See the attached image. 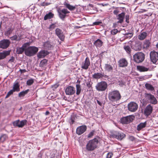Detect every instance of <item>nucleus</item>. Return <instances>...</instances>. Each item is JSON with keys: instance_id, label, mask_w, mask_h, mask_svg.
<instances>
[{"instance_id": "nucleus-1", "label": "nucleus", "mask_w": 158, "mask_h": 158, "mask_svg": "<svg viewBox=\"0 0 158 158\" xmlns=\"http://www.w3.org/2000/svg\"><path fill=\"white\" fill-rule=\"evenodd\" d=\"M109 99L112 102L119 100L121 98V95L119 91L117 90L110 92L108 94Z\"/></svg>"}, {"instance_id": "nucleus-2", "label": "nucleus", "mask_w": 158, "mask_h": 158, "mask_svg": "<svg viewBox=\"0 0 158 158\" xmlns=\"http://www.w3.org/2000/svg\"><path fill=\"white\" fill-rule=\"evenodd\" d=\"M98 142V140L96 138L89 140L86 145V149L88 151L94 150L97 147Z\"/></svg>"}, {"instance_id": "nucleus-3", "label": "nucleus", "mask_w": 158, "mask_h": 158, "mask_svg": "<svg viewBox=\"0 0 158 158\" xmlns=\"http://www.w3.org/2000/svg\"><path fill=\"white\" fill-rule=\"evenodd\" d=\"M133 57L135 62L137 63H140L144 60V55L142 52H137L134 55Z\"/></svg>"}, {"instance_id": "nucleus-4", "label": "nucleus", "mask_w": 158, "mask_h": 158, "mask_svg": "<svg viewBox=\"0 0 158 158\" xmlns=\"http://www.w3.org/2000/svg\"><path fill=\"white\" fill-rule=\"evenodd\" d=\"M144 95L145 98L149 101L150 103L154 105L157 104V100L153 95L151 94L147 93H145Z\"/></svg>"}, {"instance_id": "nucleus-5", "label": "nucleus", "mask_w": 158, "mask_h": 158, "mask_svg": "<svg viewBox=\"0 0 158 158\" xmlns=\"http://www.w3.org/2000/svg\"><path fill=\"white\" fill-rule=\"evenodd\" d=\"M138 104L134 102H130L127 105L128 110L131 112H135L138 109Z\"/></svg>"}, {"instance_id": "nucleus-6", "label": "nucleus", "mask_w": 158, "mask_h": 158, "mask_svg": "<svg viewBox=\"0 0 158 158\" xmlns=\"http://www.w3.org/2000/svg\"><path fill=\"white\" fill-rule=\"evenodd\" d=\"M107 87V83L104 81H101L98 83L95 87L98 91H103L106 90Z\"/></svg>"}, {"instance_id": "nucleus-7", "label": "nucleus", "mask_w": 158, "mask_h": 158, "mask_svg": "<svg viewBox=\"0 0 158 158\" xmlns=\"http://www.w3.org/2000/svg\"><path fill=\"white\" fill-rule=\"evenodd\" d=\"M134 118V116L132 115H129L122 118L121 120L123 124H127L133 121Z\"/></svg>"}, {"instance_id": "nucleus-8", "label": "nucleus", "mask_w": 158, "mask_h": 158, "mask_svg": "<svg viewBox=\"0 0 158 158\" xmlns=\"http://www.w3.org/2000/svg\"><path fill=\"white\" fill-rule=\"evenodd\" d=\"M150 57L153 63H156L158 60V53L154 51L151 52L150 53Z\"/></svg>"}, {"instance_id": "nucleus-9", "label": "nucleus", "mask_w": 158, "mask_h": 158, "mask_svg": "<svg viewBox=\"0 0 158 158\" xmlns=\"http://www.w3.org/2000/svg\"><path fill=\"white\" fill-rule=\"evenodd\" d=\"M59 15L60 18L63 20L66 16V14L69 13V11L66 9H63L62 10H58Z\"/></svg>"}, {"instance_id": "nucleus-10", "label": "nucleus", "mask_w": 158, "mask_h": 158, "mask_svg": "<svg viewBox=\"0 0 158 158\" xmlns=\"http://www.w3.org/2000/svg\"><path fill=\"white\" fill-rule=\"evenodd\" d=\"M111 136L118 140H121L125 137V135L123 133H119L118 131H115L111 135Z\"/></svg>"}, {"instance_id": "nucleus-11", "label": "nucleus", "mask_w": 158, "mask_h": 158, "mask_svg": "<svg viewBox=\"0 0 158 158\" xmlns=\"http://www.w3.org/2000/svg\"><path fill=\"white\" fill-rule=\"evenodd\" d=\"M10 42L8 40L4 39L0 41V48L6 49L10 45Z\"/></svg>"}, {"instance_id": "nucleus-12", "label": "nucleus", "mask_w": 158, "mask_h": 158, "mask_svg": "<svg viewBox=\"0 0 158 158\" xmlns=\"http://www.w3.org/2000/svg\"><path fill=\"white\" fill-rule=\"evenodd\" d=\"M132 42L129 41L128 43H126L124 44L123 48L127 53L128 54H130L131 51V43Z\"/></svg>"}, {"instance_id": "nucleus-13", "label": "nucleus", "mask_w": 158, "mask_h": 158, "mask_svg": "<svg viewBox=\"0 0 158 158\" xmlns=\"http://www.w3.org/2000/svg\"><path fill=\"white\" fill-rule=\"evenodd\" d=\"M55 33L58 38L62 41L64 39L65 36L62 30L59 28H57L55 30Z\"/></svg>"}, {"instance_id": "nucleus-14", "label": "nucleus", "mask_w": 158, "mask_h": 158, "mask_svg": "<svg viewBox=\"0 0 158 158\" xmlns=\"http://www.w3.org/2000/svg\"><path fill=\"white\" fill-rule=\"evenodd\" d=\"M27 121L26 120H23L20 121L18 120L15 121L13 123L14 126H17L19 127H23L26 123Z\"/></svg>"}, {"instance_id": "nucleus-15", "label": "nucleus", "mask_w": 158, "mask_h": 158, "mask_svg": "<svg viewBox=\"0 0 158 158\" xmlns=\"http://www.w3.org/2000/svg\"><path fill=\"white\" fill-rule=\"evenodd\" d=\"M75 92V88L73 86H69L65 89V93L67 95H72Z\"/></svg>"}, {"instance_id": "nucleus-16", "label": "nucleus", "mask_w": 158, "mask_h": 158, "mask_svg": "<svg viewBox=\"0 0 158 158\" xmlns=\"http://www.w3.org/2000/svg\"><path fill=\"white\" fill-rule=\"evenodd\" d=\"M152 111V107L150 105H148L145 108L144 114L145 115L148 116L151 114Z\"/></svg>"}, {"instance_id": "nucleus-17", "label": "nucleus", "mask_w": 158, "mask_h": 158, "mask_svg": "<svg viewBox=\"0 0 158 158\" xmlns=\"http://www.w3.org/2000/svg\"><path fill=\"white\" fill-rule=\"evenodd\" d=\"M86 129L87 127L85 125L79 127L77 129L76 133L79 135H81L86 130Z\"/></svg>"}, {"instance_id": "nucleus-18", "label": "nucleus", "mask_w": 158, "mask_h": 158, "mask_svg": "<svg viewBox=\"0 0 158 158\" xmlns=\"http://www.w3.org/2000/svg\"><path fill=\"white\" fill-rule=\"evenodd\" d=\"M25 50V54L28 56H30V43L29 42L24 44L23 46Z\"/></svg>"}, {"instance_id": "nucleus-19", "label": "nucleus", "mask_w": 158, "mask_h": 158, "mask_svg": "<svg viewBox=\"0 0 158 158\" xmlns=\"http://www.w3.org/2000/svg\"><path fill=\"white\" fill-rule=\"evenodd\" d=\"M90 65V61L88 58L86 57L82 64L81 68L85 69H87Z\"/></svg>"}, {"instance_id": "nucleus-20", "label": "nucleus", "mask_w": 158, "mask_h": 158, "mask_svg": "<svg viewBox=\"0 0 158 158\" xmlns=\"http://www.w3.org/2000/svg\"><path fill=\"white\" fill-rule=\"evenodd\" d=\"M49 54L47 51L43 50L39 52L37 54V57L39 58H44Z\"/></svg>"}, {"instance_id": "nucleus-21", "label": "nucleus", "mask_w": 158, "mask_h": 158, "mask_svg": "<svg viewBox=\"0 0 158 158\" xmlns=\"http://www.w3.org/2000/svg\"><path fill=\"white\" fill-rule=\"evenodd\" d=\"M10 51H5L2 52H0V60L5 58L7 56L9 55Z\"/></svg>"}, {"instance_id": "nucleus-22", "label": "nucleus", "mask_w": 158, "mask_h": 158, "mask_svg": "<svg viewBox=\"0 0 158 158\" xmlns=\"http://www.w3.org/2000/svg\"><path fill=\"white\" fill-rule=\"evenodd\" d=\"M125 15V13L124 12H122L118 15L117 19L118 21L117 22L118 23H122L123 22Z\"/></svg>"}, {"instance_id": "nucleus-23", "label": "nucleus", "mask_w": 158, "mask_h": 158, "mask_svg": "<svg viewBox=\"0 0 158 158\" xmlns=\"http://www.w3.org/2000/svg\"><path fill=\"white\" fill-rule=\"evenodd\" d=\"M137 69L140 72H145L148 71L149 70V68L145 67L143 66H137Z\"/></svg>"}, {"instance_id": "nucleus-24", "label": "nucleus", "mask_w": 158, "mask_h": 158, "mask_svg": "<svg viewBox=\"0 0 158 158\" xmlns=\"http://www.w3.org/2000/svg\"><path fill=\"white\" fill-rule=\"evenodd\" d=\"M44 48L48 50H49L52 47V45L49 41H47L43 44Z\"/></svg>"}, {"instance_id": "nucleus-25", "label": "nucleus", "mask_w": 158, "mask_h": 158, "mask_svg": "<svg viewBox=\"0 0 158 158\" xmlns=\"http://www.w3.org/2000/svg\"><path fill=\"white\" fill-rule=\"evenodd\" d=\"M38 51V48L34 47H30V56L35 54Z\"/></svg>"}, {"instance_id": "nucleus-26", "label": "nucleus", "mask_w": 158, "mask_h": 158, "mask_svg": "<svg viewBox=\"0 0 158 158\" xmlns=\"http://www.w3.org/2000/svg\"><path fill=\"white\" fill-rule=\"evenodd\" d=\"M119 66L120 67H124L127 66V62L124 59H122L119 61Z\"/></svg>"}, {"instance_id": "nucleus-27", "label": "nucleus", "mask_w": 158, "mask_h": 158, "mask_svg": "<svg viewBox=\"0 0 158 158\" xmlns=\"http://www.w3.org/2000/svg\"><path fill=\"white\" fill-rule=\"evenodd\" d=\"M106 71L108 72H112L113 70V67L112 65L109 64H106L105 66Z\"/></svg>"}, {"instance_id": "nucleus-28", "label": "nucleus", "mask_w": 158, "mask_h": 158, "mask_svg": "<svg viewBox=\"0 0 158 158\" xmlns=\"http://www.w3.org/2000/svg\"><path fill=\"white\" fill-rule=\"evenodd\" d=\"M12 89L14 90L15 92H19L20 91L19 85L18 83L16 82L14 83Z\"/></svg>"}, {"instance_id": "nucleus-29", "label": "nucleus", "mask_w": 158, "mask_h": 158, "mask_svg": "<svg viewBox=\"0 0 158 158\" xmlns=\"http://www.w3.org/2000/svg\"><path fill=\"white\" fill-rule=\"evenodd\" d=\"M104 76V74L100 73H95L93 74L92 77L93 78L98 79L102 78Z\"/></svg>"}, {"instance_id": "nucleus-30", "label": "nucleus", "mask_w": 158, "mask_h": 158, "mask_svg": "<svg viewBox=\"0 0 158 158\" xmlns=\"http://www.w3.org/2000/svg\"><path fill=\"white\" fill-rule=\"evenodd\" d=\"M145 86L147 90L151 91H154V87L151 84L148 83H146L145 85Z\"/></svg>"}, {"instance_id": "nucleus-31", "label": "nucleus", "mask_w": 158, "mask_h": 158, "mask_svg": "<svg viewBox=\"0 0 158 158\" xmlns=\"http://www.w3.org/2000/svg\"><path fill=\"white\" fill-rule=\"evenodd\" d=\"M103 42L99 39L97 40L94 43V44L96 47H100L102 45Z\"/></svg>"}, {"instance_id": "nucleus-32", "label": "nucleus", "mask_w": 158, "mask_h": 158, "mask_svg": "<svg viewBox=\"0 0 158 158\" xmlns=\"http://www.w3.org/2000/svg\"><path fill=\"white\" fill-rule=\"evenodd\" d=\"M147 35L146 32H143L138 36V38L140 40H143L146 38Z\"/></svg>"}, {"instance_id": "nucleus-33", "label": "nucleus", "mask_w": 158, "mask_h": 158, "mask_svg": "<svg viewBox=\"0 0 158 158\" xmlns=\"http://www.w3.org/2000/svg\"><path fill=\"white\" fill-rule=\"evenodd\" d=\"M147 124L146 122H145L144 123H140L139 124L137 127V130L138 131H140L142 129L145 127Z\"/></svg>"}, {"instance_id": "nucleus-34", "label": "nucleus", "mask_w": 158, "mask_h": 158, "mask_svg": "<svg viewBox=\"0 0 158 158\" xmlns=\"http://www.w3.org/2000/svg\"><path fill=\"white\" fill-rule=\"evenodd\" d=\"M54 14L51 12L47 14L44 17V20H46L48 19H51L53 17Z\"/></svg>"}, {"instance_id": "nucleus-35", "label": "nucleus", "mask_w": 158, "mask_h": 158, "mask_svg": "<svg viewBox=\"0 0 158 158\" xmlns=\"http://www.w3.org/2000/svg\"><path fill=\"white\" fill-rule=\"evenodd\" d=\"M141 48V45L140 43H136L133 47V48L135 51H139Z\"/></svg>"}, {"instance_id": "nucleus-36", "label": "nucleus", "mask_w": 158, "mask_h": 158, "mask_svg": "<svg viewBox=\"0 0 158 158\" xmlns=\"http://www.w3.org/2000/svg\"><path fill=\"white\" fill-rule=\"evenodd\" d=\"M150 42L149 40H145L143 43V48H144L147 49L150 46Z\"/></svg>"}, {"instance_id": "nucleus-37", "label": "nucleus", "mask_w": 158, "mask_h": 158, "mask_svg": "<svg viewBox=\"0 0 158 158\" xmlns=\"http://www.w3.org/2000/svg\"><path fill=\"white\" fill-rule=\"evenodd\" d=\"M8 139V136L6 134H2L0 137V142H3Z\"/></svg>"}, {"instance_id": "nucleus-38", "label": "nucleus", "mask_w": 158, "mask_h": 158, "mask_svg": "<svg viewBox=\"0 0 158 158\" xmlns=\"http://www.w3.org/2000/svg\"><path fill=\"white\" fill-rule=\"evenodd\" d=\"M64 5L66 6V7L70 10H74L75 8V6H72L68 3H65Z\"/></svg>"}, {"instance_id": "nucleus-39", "label": "nucleus", "mask_w": 158, "mask_h": 158, "mask_svg": "<svg viewBox=\"0 0 158 158\" xmlns=\"http://www.w3.org/2000/svg\"><path fill=\"white\" fill-rule=\"evenodd\" d=\"M29 91V89H28L25 91L21 92L19 94V96L20 97H23L25 95L27 94Z\"/></svg>"}, {"instance_id": "nucleus-40", "label": "nucleus", "mask_w": 158, "mask_h": 158, "mask_svg": "<svg viewBox=\"0 0 158 158\" xmlns=\"http://www.w3.org/2000/svg\"><path fill=\"white\" fill-rule=\"evenodd\" d=\"M76 94L77 95H79L81 91V88L80 85L79 84H77L76 85Z\"/></svg>"}, {"instance_id": "nucleus-41", "label": "nucleus", "mask_w": 158, "mask_h": 158, "mask_svg": "<svg viewBox=\"0 0 158 158\" xmlns=\"http://www.w3.org/2000/svg\"><path fill=\"white\" fill-rule=\"evenodd\" d=\"M47 61L48 60L45 59L42 60L40 63V66L41 67H43L47 63Z\"/></svg>"}, {"instance_id": "nucleus-42", "label": "nucleus", "mask_w": 158, "mask_h": 158, "mask_svg": "<svg viewBox=\"0 0 158 158\" xmlns=\"http://www.w3.org/2000/svg\"><path fill=\"white\" fill-rule=\"evenodd\" d=\"M24 51H25V50L23 48V46L17 48V52L18 54H21Z\"/></svg>"}, {"instance_id": "nucleus-43", "label": "nucleus", "mask_w": 158, "mask_h": 158, "mask_svg": "<svg viewBox=\"0 0 158 158\" xmlns=\"http://www.w3.org/2000/svg\"><path fill=\"white\" fill-rule=\"evenodd\" d=\"M56 27V23H52L50 25L49 28L50 30H52Z\"/></svg>"}, {"instance_id": "nucleus-44", "label": "nucleus", "mask_w": 158, "mask_h": 158, "mask_svg": "<svg viewBox=\"0 0 158 158\" xmlns=\"http://www.w3.org/2000/svg\"><path fill=\"white\" fill-rule=\"evenodd\" d=\"M15 92L14 90H13L12 89L10 90L7 94V95L6 96L5 98H8L11 95L13 94V93Z\"/></svg>"}, {"instance_id": "nucleus-45", "label": "nucleus", "mask_w": 158, "mask_h": 158, "mask_svg": "<svg viewBox=\"0 0 158 158\" xmlns=\"http://www.w3.org/2000/svg\"><path fill=\"white\" fill-rule=\"evenodd\" d=\"M13 30V29L9 28L8 30L6 32V33L7 35H10L12 33Z\"/></svg>"}, {"instance_id": "nucleus-46", "label": "nucleus", "mask_w": 158, "mask_h": 158, "mask_svg": "<svg viewBox=\"0 0 158 158\" xmlns=\"http://www.w3.org/2000/svg\"><path fill=\"white\" fill-rule=\"evenodd\" d=\"M118 32V30L117 29H114L111 31V34L113 35L116 34Z\"/></svg>"}, {"instance_id": "nucleus-47", "label": "nucleus", "mask_w": 158, "mask_h": 158, "mask_svg": "<svg viewBox=\"0 0 158 158\" xmlns=\"http://www.w3.org/2000/svg\"><path fill=\"white\" fill-rule=\"evenodd\" d=\"M17 36L16 35H15L13 36L10 37V39L12 40H17Z\"/></svg>"}, {"instance_id": "nucleus-48", "label": "nucleus", "mask_w": 158, "mask_h": 158, "mask_svg": "<svg viewBox=\"0 0 158 158\" xmlns=\"http://www.w3.org/2000/svg\"><path fill=\"white\" fill-rule=\"evenodd\" d=\"M94 131H93L91 132L88 135V137L89 138H91L92 137V136L94 135Z\"/></svg>"}, {"instance_id": "nucleus-49", "label": "nucleus", "mask_w": 158, "mask_h": 158, "mask_svg": "<svg viewBox=\"0 0 158 158\" xmlns=\"http://www.w3.org/2000/svg\"><path fill=\"white\" fill-rule=\"evenodd\" d=\"M113 153L111 152H109L107 153L106 155L107 158H111L112 156H113Z\"/></svg>"}, {"instance_id": "nucleus-50", "label": "nucleus", "mask_w": 158, "mask_h": 158, "mask_svg": "<svg viewBox=\"0 0 158 158\" xmlns=\"http://www.w3.org/2000/svg\"><path fill=\"white\" fill-rule=\"evenodd\" d=\"M125 35L126 36V37L128 38L129 37L130 38H131L133 36V34L131 33H128L126 34Z\"/></svg>"}, {"instance_id": "nucleus-51", "label": "nucleus", "mask_w": 158, "mask_h": 158, "mask_svg": "<svg viewBox=\"0 0 158 158\" xmlns=\"http://www.w3.org/2000/svg\"><path fill=\"white\" fill-rule=\"evenodd\" d=\"M88 9H89L90 10H92L93 9V5L91 4H89V5L88 6Z\"/></svg>"}, {"instance_id": "nucleus-52", "label": "nucleus", "mask_w": 158, "mask_h": 158, "mask_svg": "<svg viewBox=\"0 0 158 158\" xmlns=\"http://www.w3.org/2000/svg\"><path fill=\"white\" fill-rule=\"evenodd\" d=\"M15 60V58L13 56L11 57L10 58L9 60V62H13Z\"/></svg>"}, {"instance_id": "nucleus-53", "label": "nucleus", "mask_w": 158, "mask_h": 158, "mask_svg": "<svg viewBox=\"0 0 158 158\" xmlns=\"http://www.w3.org/2000/svg\"><path fill=\"white\" fill-rule=\"evenodd\" d=\"M119 12V10L117 9H115L114 10L113 13L114 14L117 15Z\"/></svg>"}, {"instance_id": "nucleus-54", "label": "nucleus", "mask_w": 158, "mask_h": 158, "mask_svg": "<svg viewBox=\"0 0 158 158\" xmlns=\"http://www.w3.org/2000/svg\"><path fill=\"white\" fill-rule=\"evenodd\" d=\"M129 16H127V15L126 16V22H127V23H128V20H129Z\"/></svg>"}, {"instance_id": "nucleus-55", "label": "nucleus", "mask_w": 158, "mask_h": 158, "mask_svg": "<svg viewBox=\"0 0 158 158\" xmlns=\"http://www.w3.org/2000/svg\"><path fill=\"white\" fill-rule=\"evenodd\" d=\"M100 23H101L99 22H97L94 23L93 24L94 25H98Z\"/></svg>"}, {"instance_id": "nucleus-56", "label": "nucleus", "mask_w": 158, "mask_h": 158, "mask_svg": "<svg viewBox=\"0 0 158 158\" xmlns=\"http://www.w3.org/2000/svg\"><path fill=\"white\" fill-rule=\"evenodd\" d=\"M91 85L89 82H87V86L88 88H90L91 87Z\"/></svg>"}, {"instance_id": "nucleus-57", "label": "nucleus", "mask_w": 158, "mask_h": 158, "mask_svg": "<svg viewBox=\"0 0 158 158\" xmlns=\"http://www.w3.org/2000/svg\"><path fill=\"white\" fill-rule=\"evenodd\" d=\"M34 82V80L33 79H30V85L32 84Z\"/></svg>"}, {"instance_id": "nucleus-58", "label": "nucleus", "mask_w": 158, "mask_h": 158, "mask_svg": "<svg viewBox=\"0 0 158 158\" xmlns=\"http://www.w3.org/2000/svg\"><path fill=\"white\" fill-rule=\"evenodd\" d=\"M144 77H140L139 79L140 80L142 81V80L144 79Z\"/></svg>"}, {"instance_id": "nucleus-59", "label": "nucleus", "mask_w": 158, "mask_h": 158, "mask_svg": "<svg viewBox=\"0 0 158 158\" xmlns=\"http://www.w3.org/2000/svg\"><path fill=\"white\" fill-rule=\"evenodd\" d=\"M97 103H98L99 105H100L101 106V105H102V103H101L100 102H99V101L97 100Z\"/></svg>"}, {"instance_id": "nucleus-60", "label": "nucleus", "mask_w": 158, "mask_h": 158, "mask_svg": "<svg viewBox=\"0 0 158 158\" xmlns=\"http://www.w3.org/2000/svg\"><path fill=\"white\" fill-rule=\"evenodd\" d=\"M49 114V112L48 111H46V112H45V115H48Z\"/></svg>"}, {"instance_id": "nucleus-61", "label": "nucleus", "mask_w": 158, "mask_h": 158, "mask_svg": "<svg viewBox=\"0 0 158 158\" xmlns=\"http://www.w3.org/2000/svg\"><path fill=\"white\" fill-rule=\"evenodd\" d=\"M27 85H30V80H28L27 81Z\"/></svg>"}, {"instance_id": "nucleus-62", "label": "nucleus", "mask_w": 158, "mask_h": 158, "mask_svg": "<svg viewBox=\"0 0 158 158\" xmlns=\"http://www.w3.org/2000/svg\"><path fill=\"white\" fill-rule=\"evenodd\" d=\"M156 47L157 48H158V43L157 44H156Z\"/></svg>"}, {"instance_id": "nucleus-63", "label": "nucleus", "mask_w": 158, "mask_h": 158, "mask_svg": "<svg viewBox=\"0 0 158 158\" xmlns=\"http://www.w3.org/2000/svg\"><path fill=\"white\" fill-rule=\"evenodd\" d=\"M124 83H122V85H124Z\"/></svg>"}]
</instances>
